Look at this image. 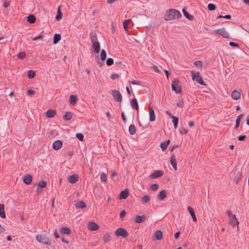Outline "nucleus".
I'll use <instances>...</instances> for the list:
<instances>
[{
    "mask_svg": "<svg viewBox=\"0 0 249 249\" xmlns=\"http://www.w3.org/2000/svg\"><path fill=\"white\" fill-rule=\"evenodd\" d=\"M181 17L180 12L176 9H170L167 10L164 14V19L166 21L178 18Z\"/></svg>",
    "mask_w": 249,
    "mask_h": 249,
    "instance_id": "f257e3e1",
    "label": "nucleus"
},
{
    "mask_svg": "<svg viewBox=\"0 0 249 249\" xmlns=\"http://www.w3.org/2000/svg\"><path fill=\"white\" fill-rule=\"evenodd\" d=\"M36 240L42 244L50 245L51 241L50 238L46 234H37L36 235Z\"/></svg>",
    "mask_w": 249,
    "mask_h": 249,
    "instance_id": "f03ea898",
    "label": "nucleus"
},
{
    "mask_svg": "<svg viewBox=\"0 0 249 249\" xmlns=\"http://www.w3.org/2000/svg\"><path fill=\"white\" fill-rule=\"evenodd\" d=\"M172 90L175 91L176 93H179L181 92V87L179 85V82L178 80H175L172 83Z\"/></svg>",
    "mask_w": 249,
    "mask_h": 249,
    "instance_id": "7ed1b4c3",
    "label": "nucleus"
},
{
    "mask_svg": "<svg viewBox=\"0 0 249 249\" xmlns=\"http://www.w3.org/2000/svg\"><path fill=\"white\" fill-rule=\"evenodd\" d=\"M115 234L117 236H122L124 238L127 237L128 234L126 230L123 228H119L115 231Z\"/></svg>",
    "mask_w": 249,
    "mask_h": 249,
    "instance_id": "20e7f679",
    "label": "nucleus"
},
{
    "mask_svg": "<svg viewBox=\"0 0 249 249\" xmlns=\"http://www.w3.org/2000/svg\"><path fill=\"white\" fill-rule=\"evenodd\" d=\"M111 95L114 97L115 100L118 102H121L122 101V96L120 92L117 90H112Z\"/></svg>",
    "mask_w": 249,
    "mask_h": 249,
    "instance_id": "39448f33",
    "label": "nucleus"
},
{
    "mask_svg": "<svg viewBox=\"0 0 249 249\" xmlns=\"http://www.w3.org/2000/svg\"><path fill=\"white\" fill-rule=\"evenodd\" d=\"M214 32L215 33L222 36L224 38H228L229 37V34L225 30V29L223 28L214 30Z\"/></svg>",
    "mask_w": 249,
    "mask_h": 249,
    "instance_id": "423d86ee",
    "label": "nucleus"
},
{
    "mask_svg": "<svg viewBox=\"0 0 249 249\" xmlns=\"http://www.w3.org/2000/svg\"><path fill=\"white\" fill-rule=\"evenodd\" d=\"M63 145V143L60 140L55 141L53 144V148L55 150H58L60 149Z\"/></svg>",
    "mask_w": 249,
    "mask_h": 249,
    "instance_id": "0eeeda50",
    "label": "nucleus"
},
{
    "mask_svg": "<svg viewBox=\"0 0 249 249\" xmlns=\"http://www.w3.org/2000/svg\"><path fill=\"white\" fill-rule=\"evenodd\" d=\"M163 174V172L161 170L155 171L150 175L151 178H156L158 177H161Z\"/></svg>",
    "mask_w": 249,
    "mask_h": 249,
    "instance_id": "6e6552de",
    "label": "nucleus"
},
{
    "mask_svg": "<svg viewBox=\"0 0 249 249\" xmlns=\"http://www.w3.org/2000/svg\"><path fill=\"white\" fill-rule=\"evenodd\" d=\"M149 121L151 122L155 121V119H156L155 111L150 106H149Z\"/></svg>",
    "mask_w": 249,
    "mask_h": 249,
    "instance_id": "1a4fd4ad",
    "label": "nucleus"
},
{
    "mask_svg": "<svg viewBox=\"0 0 249 249\" xmlns=\"http://www.w3.org/2000/svg\"><path fill=\"white\" fill-rule=\"evenodd\" d=\"M146 219V216L145 214H142V215H137L134 219V221L137 223H141L144 222Z\"/></svg>",
    "mask_w": 249,
    "mask_h": 249,
    "instance_id": "9d476101",
    "label": "nucleus"
},
{
    "mask_svg": "<svg viewBox=\"0 0 249 249\" xmlns=\"http://www.w3.org/2000/svg\"><path fill=\"white\" fill-rule=\"evenodd\" d=\"M129 195L128 190L125 189L124 190L122 191L119 195V198L120 199H126Z\"/></svg>",
    "mask_w": 249,
    "mask_h": 249,
    "instance_id": "9b49d317",
    "label": "nucleus"
},
{
    "mask_svg": "<svg viewBox=\"0 0 249 249\" xmlns=\"http://www.w3.org/2000/svg\"><path fill=\"white\" fill-rule=\"evenodd\" d=\"M229 224H231L233 227L238 226L239 222L236 217V216H232V218L229 219Z\"/></svg>",
    "mask_w": 249,
    "mask_h": 249,
    "instance_id": "f8f14e48",
    "label": "nucleus"
},
{
    "mask_svg": "<svg viewBox=\"0 0 249 249\" xmlns=\"http://www.w3.org/2000/svg\"><path fill=\"white\" fill-rule=\"evenodd\" d=\"M170 163L174 169L176 171L177 170V163L176 157L174 155H172L170 158Z\"/></svg>",
    "mask_w": 249,
    "mask_h": 249,
    "instance_id": "ddd939ff",
    "label": "nucleus"
},
{
    "mask_svg": "<svg viewBox=\"0 0 249 249\" xmlns=\"http://www.w3.org/2000/svg\"><path fill=\"white\" fill-rule=\"evenodd\" d=\"M187 211L189 212V213L191 215L193 220L194 222H196L197 221V218L196 217L194 210L193 208L191 207L188 206L187 207Z\"/></svg>",
    "mask_w": 249,
    "mask_h": 249,
    "instance_id": "4468645a",
    "label": "nucleus"
},
{
    "mask_svg": "<svg viewBox=\"0 0 249 249\" xmlns=\"http://www.w3.org/2000/svg\"><path fill=\"white\" fill-rule=\"evenodd\" d=\"M89 229L90 231H94L99 228L98 224L94 222H90L88 225Z\"/></svg>",
    "mask_w": 249,
    "mask_h": 249,
    "instance_id": "2eb2a0df",
    "label": "nucleus"
},
{
    "mask_svg": "<svg viewBox=\"0 0 249 249\" xmlns=\"http://www.w3.org/2000/svg\"><path fill=\"white\" fill-rule=\"evenodd\" d=\"M231 97L234 100H238L241 97L240 92L236 90H234L231 93Z\"/></svg>",
    "mask_w": 249,
    "mask_h": 249,
    "instance_id": "dca6fc26",
    "label": "nucleus"
},
{
    "mask_svg": "<svg viewBox=\"0 0 249 249\" xmlns=\"http://www.w3.org/2000/svg\"><path fill=\"white\" fill-rule=\"evenodd\" d=\"M32 180V177L30 174H26L23 178V182L26 184H30Z\"/></svg>",
    "mask_w": 249,
    "mask_h": 249,
    "instance_id": "f3484780",
    "label": "nucleus"
},
{
    "mask_svg": "<svg viewBox=\"0 0 249 249\" xmlns=\"http://www.w3.org/2000/svg\"><path fill=\"white\" fill-rule=\"evenodd\" d=\"M89 39L92 44L98 42L96 34L95 32H91L90 33Z\"/></svg>",
    "mask_w": 249,
    "mask_h": 249,
    "instance_id": "a211bd4d",
    "label": "nucleus"
},
{
    "mask_svg": "<svg viewBox=\"0 0 249 249\" xmlns=\"http://www.w3.org/2000/svg\"><path fill=\"white\" fill-rule=\"evenodd\" d=\"M130 104H131V106L132 107H133V108H134L136 110H137V111L138 112L139 105H138V104L137 100V99L135 98L132 99L131 100Z\"/></svg>",
    "mask_w": 249,
    "mask_h": 249,
    "instance_id": "6ab92c4d",
    "label": "nucleus"
},
{
    "mask_svg": "<svg viewBox=\"0 0 249 249\" xmlns=\"http://www.w3.org/2000/svg\"><path fill=\"white\" fill-rule=\"evenodd\" d=\"M75 206L78 209H84L86 207V204L82 200L78 201L75 203Z\"/></svg>",
    "mask_w": 249,
    "mask_h": 249,
    "instance_id": "aec40b11",
    "label": "nucleus"
},
{
    "mask_svg": "<svg viewBox=\"0 0 249 249\" xmlns=\"http://www.w3.org/2000/svg\"><path fill=\"white\" fill-rule=\"evenodd\" d=\"M78 176L74 174L71 175L69 178V181L71 183H74L78 180Z\"/></svg>",
    "mask_w": 249,
    "mask_h": 249,
    "instance_id": "412c9836",
    "label": "nucleus"
},
{
    "mask_svg": "<svg viewBox=\"0 0 249 249\" xmlns=\"http://www.w3.org/2000/svg\"><path fill=\"white\" fill-rule=\"evenodd\" d=\"M92 47L95 53H99L100 50V45L99 42H96L92 44Z\"/></svg>",
    "mask_w": 249,
    "mask_h": 249,
    "instance_id": "4be33fe9",
    "label": "nucleus"
},
{
    "mask_svg": "<svg viewBox=\"0 0 249 249\" xmlns=\"http://www.w3.org/2000/svg\"><path fill=\"white\" fill-rule=\"evenodd\" d=\"M56 114L55 110L50 109L46 112V116L48 118H53Z\"/></svg>",
    "mask_w": 249,
    "mask_h": 249,
    "instance_id": "5701e85b",
    "label": "nucleus"
},
{
    "mask_svg": "<svg viewBox=\"0 0 249 249\" xmlns=\"http://www.w3.org/2000/svg\"><path fill=\"white\" fill-rule=\"evenodd\" d=\"M154 236L155 237L154 240H161L162 238V232L160 230H157L155 231Z\"/></svg>",
    "mask_w": 249,
    "mask_h": 249,
    "instance_id": "b1692460",
    "label": "nucleus"
},
{
    "mask_svg": "<svg viewBox=\"0 0 249 249\" xmlns=\"http://www.w3.org/2000/svg\"><path fill=\"white\" fill-rule=\"evenodd\" d=\"M169 143H170L169 140L161 142L160 146L161 147V150L162 151H165L167 149V146L169 145Z\"/></svg>",
    "mask_w": 249,
    "mask_h": 249,
    "instance_id": "393cba45",
    "label": "nucleus"
},
{
    "mask_svg": "<svg viewBox=\"0 0 249 249\" xmlns=\"http://www.w3.org/2000/svg\"><path fill=\"white\" fill-rule=\"evenodd\" d=\"M166 196V192L165 190H162L159 194L158 197V199L160 201L164 199Z\"/></svg>",
    "mask_w": 249,
    "mask_h": 249,
    "instance_id": "a878e982",
    "label": "nucleus"
},
{
    "mask_svg": "<svg viewBox=\"0 0 249 249\" xmlns=\"http://www.w3.org/2000/svg\"><path fill=\"white\" fill-rule=\"evenodd\" d=\"M0 217L2 218H5L6 217L4 211V205L3 204H0Z\"/></svg>",
    "mask_w": 249,
    "mask_h": 249,
    "instance_id": "bb28decb",
    "label": "nucleus"
},
{
    "mask_svg": "<svg viewBox=\"0 0 249 249\" xmlns=\"http://www.w3.org/2000/svg\"><path fill=\"white\" fill-rule=\"evenodd\" d=\"M244 116V114H241L237 117V118L236 119V124H235V129H237L239 127V125H240V120L242 118H243Z\"/></svg>",
    "mask_w": 249,
    "mask_h": 249,
    "instance_id": "cd10ccee",
    "label": "nucleus"
},
{
    "mask_svg": "<svg viewBox=\"0 0 249 249\" xmlns=\"http://www.w3.org/2000/svg\"><path fill=\"white\" fill-rule=\"evenodd\" d=\"M61 36L59 34H55L53 37V43L56 44L61 40Z\"/></svg>",
    "mask_w": 249,
    "mask_h": 249,
    "instance_id": "c85d7f7f",
    "label": "nucleus"
},
{
    "mask_svg": "<svg viewBox=\"0 0 249 249\" xmlns=\"http://www.w3.org/2000/svg\"><path fill=\"white\" fill-rule=\"evenodd\" d=\"M182 12L183 13L184 16L189 20H192L194 19V17L192 15H191L189 13H188L185 9V8H183Z\"/></svg>",
    "mask_w": 249,
    "mask_h": 249,
    "instance_id": "c756f323",
    "label": "nucleus"
},
{
    "mask_svg": "<svg viewBox=\"0 0 249 249\" xmlns=\"http://www.w3.org/2000/svg\"><path fill=\"white\" fill-rule=\"evenodd\" d=\"M27 20L30 23H34L36 22V18L33 15H30L27 17Z\"/></svg>",
    "mask_w": 249,
    "mask_h": 249,
    "instance_id": "7c9ffc66",
    "label": "nucleus"
},
{
    "mask_svg": "<svg viewBox=\"0 0 249 249\" xmlns=\"http://www.w3.org/2000/svg\"><path fill=\"white\" fill-rule=\"evenodd\" d=\"M61 232L63 234H70L71 233V231L68 227H64L61 228Z\"/></svg>",
    "mask_w": 249,
    "mask_h": 249,
    "instance_id": "2f4dec72",
    "label": "nucleus"
},
{
    "mask_svg": "<svg viewBox=\"0 0 249 249\" xmlns=\"http://www.w3.org/2000/svg\"><path fill=\"white\" fill-rule=\"evenodd\" d=\"M70 102L72 105H75L77 103V97L76 95H71L70 97Z\"/></svg>",
    "mask_w": 249,
    "mask_h": 249,
    "instance_id": "473e14b6",
    "label": "nucleus"
},
{
    "mask_svg": "<svg viewBox=\"0 0 249 249\" xmlns=\"http://www.w3.org/2000/svg\"><path fill=\"white\" fill-rule=\"evenodd\" d=\"M72 116V114L71 112H67L66 114L63 116V119L69 121L70 120Z\"/></svg>",
    "mask_w": 249,
    "mask_h": 249,
    "instance_id": "72a5a7b5",
    "label": "nucleus"
},
{
    "mask_svg": "<svg viewBox=\"0 0 249 249\" xmlns=\"http://www.w3.org/2000/svg\"><path fill=\"white\" fill-rule=\"evenodd\" d=\"M128 131L130 135H134L136 133V127L134 124H131L129 126Z\"/></svg>",
    "mask_w": 249,
    "mask_h": 249,
    "instance_id": "f704fd0d",
    "label": "nucleus"
},
{
    "mask_svg": "<svg viewBox=\"0 0 249 249\" xmlns=\"http://www.w3.org/2000/svg\"><path fill=\"white\" fill-rule=\"evenodd\" d=\"M60 6H59L58 7L57 15L55 17V18L57 20H59L62 18V13L61 12Z\"/></svg>",
    "mask_w": 249,
    "mask_h": 249,
    "instance_id": "c9c22d12",
    "label": "nucleus"
},
{
    "mask_svg": "<svg viewBox=\"0 0 249 249\" xmlns=\"http://www.w3.org/2000/svg\"><path fill=\"white\" fill-rule=\"evenodd\" d=\"M171 118L172 119V122L174 124V127L177 128L178 127V118L175 116H173Z\"/></svg>",
    "mask_w": 249,
    "mask_h": 249,
    "instance_id": "e433bc0d",
    "label": "nucleus"
},
{
    "mask_svg": "<svg viewBox=\"0 0 249 249\" xmlns=\"http://www.w3.org/2000/svg\"><path fill=\"white\" fill-rule=\"evenodd\" d=\"M242 178V173L240 171H237L234 177V180L236 182H237Z\"/></svg>",
    "mask_w": 249,
    "mask_h": 249,
    "instance_id": "4c0bfd02",
    "label": "nucleus"
},
{
    "mask_svg": "<svg viewBox=\"0 0 249 249\" xmlns=\"http://www.w3.org/2000/svg\"><path fill=\"white\" fill-rule=\"evenodd\" d=\"M192 79L194 80H196V79L198 78L200 76V73L199 71L195 72L194 71H192Z\"/></svg>",
    "mask_w": 249,
    "mask_h": 249,
    "instance_id": "58836bf2",
    "label": "nucleus"
},
{
    "mask_svg": "<svg viewBox=\"0 0 249 249\" xmlns=\"http://www.w3.org/2000/svg\"><path fill=\"white\" fill-rule=\"evenodd\" d=\"M36 73L35 71L33 70L28 71L27 72V76L29 78L32 79L35 77Z\"/></svg>",
    "mask_w": 249,
    "mask_h": 249,
    "instance_id": "ea45409f",
    "label": "nucleus"
},
{
    "mask_svg": "<svg viewBox=\"0 0 249 249\" xmlns=\"http://www.w3.org/2000/svg\"><path fill=\"white\" fill-rule=\"evenodd\" d=\"M100 178L101 180L104 182H106L107 180V175L104 172L101 173Z\"/></svg>",
    "mask_w": 249,
    "mask_h": 249,
    "instance_id": "a19ab883",
    "label": "nucleus"
},
{
    "mask_svg": "<svg viewBox=\"0 0 249 249\" xmlns=\"http://www.w3.org/2000/svg\"><path fill=\"white\" fill-rule=\"evenodd\" d=\"M101 59L104 61L107 58V53L105 50H102L100 53Z\"/></svg>",
    "mask_w": 249,
    "mask_h": 249,
    "instance_id": "79ce46f5",
    "label": "nucleus"
},
{
    "mask_svg": "<svg viewBox=\"0 0 249 249\" xmlns=\"http://www.w3.org/2000/svg\"><path fill=\"white\" fill-rule=\"evenodd\" d=\"M142 200L143 203H147L150 200V196L148 195H145L142 197Z\"/></svg>",
    "mask_w": 249,
    "mask_h": 249,
    "instance_id": "37998d69",
    "label": "nucleus"
},
{
    "mask_svg": "<svg viewBox=\"0 0 249 249\" xmlns=\"http://www.w3.org/2000/svg\"><path fill=\"white\" fill-rule=\"evenodd\" d=\"M131 21V19H128L124 20L123 22V27L125 30H127L128 28V24Z\"/></svg>",
    "mask_w": 249,
    "mask_h": 249,
    "instance_id": "c03bdc74",
    "label": "nucleus"
},
{
    "mask_svg": "<svg viewBox=\"0 0 249 249\" xmlns=\"http://www.w3.org/2000/svg\"><path fill=\"white\" fill-rule=\"evenodd\" d=\"M46 185H47L46 181L45 180H41L38 182L37 187H41V188H44L46 186Z\"/></svg>",
    "mask_w": 249,
    "mask_h": 249,
    "instance_id": "a18cd8bd",
    "label": "nucleus"
},
{
    "mask_svg": "<svg viewBox=\"0 0 249 249\" xmlns=\"http://www.w3.org/2000/svg\"><path fill=\"white\" fill-rule=\"evenodd\" d=\"M26 56V53L24 52L19 53L17 54V57L20 59H23Z\"/></svg>",
    "mask_w": 249,
    "mask_h": 249,
    "instance_id": "49530a36",
    "label": "nucleus"
},
{
    "mask_svg": "<svg viewBox=\"0 0 249 249\" xmlns=\"http://www.w3.org/2000/svg\"><path fill=\"white\" fill-rule=\"evenodd\" d=\"M110 236L109 233H106L104 237H103V240L105 242H107L110 240Z\"/></svg>",
    "mask_w": 249,
    "mask_h": 249,
    "instance_id": "de8ad7c7",
    "label": "nucleus"
},
{
    "mask_svg": "<svg viewBox=\"0 0 249 249\" xmlns=\"http://www.w3.org/2000/svg\"><path fill=\"white\" fill-rule=\"evenodd\" d=\"M207 7H208V10L210 11H213V10H215V9L216 8V6L214 4H213V3L208 4Z\"/></svg>",
    "mask_w": 249,
    "mask_h": 249,
    "instance_id": "09e8293b",
    "label": "nucleus"
},
{
    "mask_svg": "<svg viewBox=\"0 0 249 249\" xmlns=\"http://www.w3.org/2000/svg\"><path fill=\"white\" fill-rule=\"evenodd\" d=\"M76 136L79 140L81 142L83 141L84 137L83 134L81 133H78L76 134Z\"/></svg>",
    "mask_w": 249,
    "mask_h": 249,
    "instance_id": "8fccbe9b",
    "label": "nucleus"
},
{
    "mask_svg": "<svg viewBox=\"0 0 249 249\" xmlns=\"http://www.w3.org/2000/svg\"><path fill=\"white\" fill-rule=\"evenodd\" d=\"M158 188L159 185L157 183L153 184L150 186L151 189L153 191L157 190L158 189Z\"/></svg>",
    "mask_w": 249,
    "mask_h": 249,
    "instance_id": "3c124183",
    "label": "nucleus"
},
{
    "mask_svg": "<svg viewBox=\"0 0 249 249\" xmlns=\"http://www.w3.org/2000/svg\"><path fill=\"white\" fill-rule=\"evenodd\" d=\"M196 82L201 85H203V86L206 85L205 83L202 80V77L201 76L199 77L198 78L196 79Z\"/></svg>",
    "mask_w": 249,
    "mask_h": 249,
    "instance_id": "603ef678",
    "label": "nucleus"
},
{
    "mask_svg": "<svg viewBox=\"0 0 249 249\" xmlns=\"http://www.w3.org/2000/svg\"><path fill=\"white\" fill-rule=\"evenodd\" d=\"M113 62H114V61L112 58H108L107 60L106 63L107 66H111L113 64Z\"/></svg>",
    "mask_w": 249,
    "mask_h": 249,
    "instance_id": "864d4df0",
    "label": "nucleus"
},
{
    "mask_svg": "<svg viewBox=\"0 0 249 249\" xmlns=\"http://www.w3.org/2000/svg\"><path fill=\"white\" fill-rule=\"evenodd\" d=\"M176 105L178 107H182L183 106H184V102L183 101V100H179L177 103Z\"/></svg>",
    "mask_w": 249,
    "mask_h": 249,
    "instance_id": "5fc2aeb1",
    "label": "nucleus"
},
{
    "mask_svg": "<svg viewBox=\"0 0 249 249\" xmlns=\"http://www.w3.org/2000/svg\"><path fill=\"white\" fill-rule=\"evenodd\" d=\"M43 36H44L43 35H42L41 34H40L37 36L32 37V39L33 41H35V40H36L37 39H42L43 37Z\"/></svg>",
    "mask_w": 249,
    "mask_h": 249,
    "instance_id": "6e6d98bb",
    "label": "nucleus"
},
{
    "mask_svg": "<svg viewBox=\"0 0 249 249\" xmlns=\"http://www.w3.org/2000/svg\"><path fill=\"white\" fill-rule=\"evenodd\" d=\"M179 132H180L181 134L183 135V134H187L188 133V130L184 128H181L179 130Z\"/></svg>",
    "mask_w": 249,
    "mask_h": 249,
    "instance_id": "4d7b16f0",
    "label": "nucleus"
},
{
    "mask_svg": "<svg viewBox=\"0 0 249 249\" xmlns=\"http://www.w3.org/2000/svg\"><path fill=\"white\" fill-rule=\"evenodd\" d=\"M126 212L124 210H123L120 213V218L123 219L126 215Z\"/></svg>",
    "mask_w": 249,
    "mask_h": 249,
    "instance_id": "13d9d810",
    "label": "nucleus"
},
{
    "mask_svg": "<svg viewBox=\"0 0 249 249\" xmlns=\"http://www.w3.org/2000/svg\"><path fill=\"white\" fill-rule=\"evenodd\" d=\"M119 77V75L117 73H113L110 76V78H111L112 80L117 79Z\"/></svg>",
    "mask_w": 249,
    "mask_h": 249,
    "instance_id": "bf43d9fd",
    "label": "nucleus"
},
{
    "mask_svg": "<svg viewBox=\"0 0 249 249\" xmlns=\"http://www.w3.org/2000/svg\"><path fill=\"white\" fill-rule=\"evenodd\" d=\"M194 64L199 67H201L202 66V62L201 61H196L194 62Z\"/></svg>",
    "mask_w": 249,
    "mask_h": 249,
    "instance_id": "052dcab7",
    "label": "nucleus"
},
{
    "mask_svg": "<svg viewBox=\"0 0 249 249\" xmlns=\"http://www.w3.org/2000/svg\"><path fill=\"white\" fill-rule=\"evenodd\" d=\"M129 82L131 84H133V85H141V82L140 81H136V80H133L131 81H129Z\"/></svg>",
    "mask_w": 249,
    "mask_h": 249,
    "instance_id": "680f3d73",
    "label": "nucleus"
},
{
    "mask_svg": "<svg viewBox=\"0 0 249 249\" xmlns=\"http://www.w3.org/2000/svg\"><path fill=\"white\" fill-rule=\"evenodd\" d=\"M229 45L233 47H239V45L237 43H234L233 42H230L229 43Z\"/></svg>",
    "mask_w": 249,
    "mask_h": 249,
    "instance_id": "e2e57ef3",
    "label": "nucleus"
},
{
    "mask_svg": "<svg viewBox=\"0 0 249 249\" xmlns=\"http://www.w3.org/2000/svg\"><path fill=\"white\" fill-rule=\"evenodd\" d=\"M246 138V135H240L238 137V140L240 141H243L245 140V139Z\"/></svg>",
    "mask_w": 249,
    "mask_h": 249,
    "instance_id": "0e129e2a",
    "label": "nucleus"
},
{
    "mask_svg": "<svg viewBox=\"0 0 249 249\" xmlns=\"http://www.w3.org/2000/svg\"><path fill=\"white\" fill-rule=\"evenodd\" d=\"M227 214L229 217V219L232 218V216H235V214H233L231 211L229 210L227 211Z\"/></svg>",
    "mask_w": 249,
    "mask_h": 249,
    "instance_id": "69168bd1",
    "label": "nucleus"
},
{
    "mask_svg": "<svg viewBox=\"0 0 249 249\" xmlns=\"http://www.w3.org/2000/svg\"><path fill=\"white\" fill-rule=\"evenodd\" d=\"M3 6L5 8H7L9 6V2L8 1H4L3 4Z\"/></svg>",
    "mask_w": 249,
    "mask_h": 249,
    "instance_id": "338daca9",
    "label": "nucleus"
},
{
    "mask_svg": "<svg viewBox=\"0 0 249 249\" xmlns=\"http://www.w3.org/2000/svg\"><path fill=\"white\" fill-rule=\"evenodd\" d=\"M35 93V91L34 90H32V89H28L27 90V93L28 95H33V94H34Z\"/></svg>",
    "mask_w": 249,
    "mask_h": 249,
    "instance_id": "774afa93",
    "label": "nucleus"
}]
</instances>
